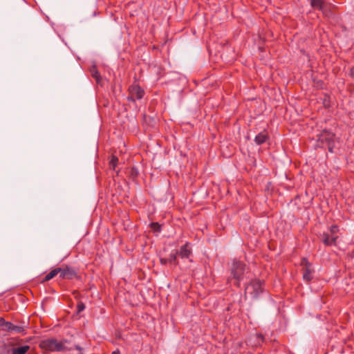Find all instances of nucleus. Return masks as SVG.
Returning a JSON list of instances; mask_svg holds the SVG:
<instances>
[{"mask_svg":"<svg viewBox=\"0 0 354 354\" xmlns=\"http://www.w3.org/2000/svg\"><path fill=\"white\" fill-rule=\"evenodd\" d=\"M127 99L128 101H131V102H135V101L136 100V97H133L132 95V94H129V95L127 97Z\"/></svg>","mask_w":354,"mask_h":354,"instance_id":"nucleus-26","label":"nucleus"},{"mask_svg":"<svg viewBox=\"0 0 354 354\" xmlns=\"http://www.w3.org/2000/svg\"><path fill=\"white\" fill-rule=\"evenodd\" d=\"M89 71H90V73H91V75L92 76V77L95 80V81L97 84H100L102 80V77H101L100 72L98 71V70L97 68V66L95 65L91 66L90 67Z\"/></svg>","mask_w":354,"mask_h":354,"instance_id":"nucleus-12","label":"nucleus"},{"mask_svg":"<svg viewBox=\"0 0 354 354\" xmlns=\"http://www.w3.org/2000/svg\"><path fill=\"white\" fill-rule=\"evenodd\" d=\"M27 328V322H24L23 325H15L10 322L6 321L3 317H0V331L25 334Z\"/></svg>","mask_w":354,"mask_h":354,"instance_id":"nucleus-2","label":"nucleus"},{"mask_svg":"<svg viewBox=\"0 0 354 354\" xmlns=\"http://www.w3.org/2000/svg\"><path fill=\"white\" fill-rule=\"evenodd\" d=\"M349 75L354 80V66L350 68Z\"/></svg>","mask_w":354,"mask_h":354,"instance_id":"nucleus-25","label":"nucleus"},{"mask_svg":"<svg viewBox=\"0 0 354 354\" xmlns=\"http://www.w3.org/2000/svg\"><path fill=\"white\" fill-rule=\"evenodd\" d=\"M177 252L182 259H189V261H192L190 259L192 256V249L189 242H186L179 250H177Z\"/></svg>","mask_w":354,"mask_h":354,"instance_id":"nucleus-8","label":"nucleus"},{"mask_svg":"<svg viewBox=\"0 0 354 354\" xmlns=\"http://www.w3.org/2000/svg\"><path fill=\"white\" fill-rule=\"evenodd\" d=\"M337 236H333L327 232H324L322 235V241L326 246L336 245Z\"/></svg>","mask_w":354,"mask_h":354,"instance_id":"nucleus-10","label":"nucleus"},{"mask_svg":"<svg viewBox=\"0 0 354 354\" xmlns=\"http://www.w3.org/2000/svg\"><path fill=\"white\" fill-rule=\"evenodd\" d=\"M264 281L255 279L245 286V295L248 294L252 299H257L264 292Z\"/></svg>","mask_w":354,"mask_h":354,"instance_id":"nucleus-1","label":"nucleus"},{"mask_svg":"<svg viewBox=\"0 0 354 354\" xmlns=\"http://www.w3.org/2000/svg\"><path fill=\"white\" fill-rule=\"evenodd\" d=\"M30 349V346L24 345L20 347L12 348L10 351L11 354H26Z\"/></svg>","mask_w":354,"mask_h":354,"instance_id":"nucleus-15","label":"nucleus"},{"mask_svg":"<svg viewBox=\"0 0 354 354\" xmlns=\"http://www.w3.org/2000/svg\"><path fill=\"white\" fill-rule=\"evenodd\" d=\"M59 274V277L62 279H73L77 277L76 270L69 266H65L63 268H60Z\"/></svg>","mask_w":354,"mask_h":354,"instance_id":"nucleus-7","label":"nucleus"},{"mask_svg":"<svg viewBox=\"0 0 354 354\" xmlns=\"http://www.w3.org/2000/svg\"><path fill=\"white\" fill-rule=\"evenodd\" d=\"M24 322H27L28 324V322H26L24 320H21V321L19 322V325H23Z\"/></svg>","mask_w":354,"mask_h":354,"instance_id":"nucleus-29","label":"nucleus"},{"mask_svg":"<svg viewBox=\"0 0 354 354\" xmlns=\"http://www.w3.org/2000/svg\"><path fill=\"white\" fill-rule=\"evenodd\" d=\"M310 6L314 9L324 11V0H310Z\"/></svg>","mask_w":354,"mask_h":354,"instance_id":"nucleus-16","label":"nucleus"},{"mask_svg":"<svg viewBox=\"0 0 354 354\" xmlns=\"http://www.w3.org/2000/svg\"><path fill=\"white\" fill-rule=\"evenodd\" d=\"M129 176L133 180L139 175V171L136 167H132L129 170Z\"/></svg>","mask_w":354,"mask_h":354,"instance_id":"nucleus-18","label":"nucleus"},{"mask_svg":"<svg viewBox=\"0 0 354 354\" xmlns=\"http://www.w3.org/2000/svg\"><path fill=\"white\" fill-rule=\"evenodd\" d=\"M268 139V133L266 131H263L255 136L254 142L257 145H260L266 142Z\"/></svg>","mask_w":354,"mask_h":354,"instance_id":"nucleus-11","label":"nucleus"},{"mask_svg":"<svg viewBox=\"0 0 354 354\" xmlns=\"http://www.w3.org/2000/svg\"><path fill=\"white\" fill-rule=\"evenodd\" d=\"M74 348L76 350L79 351L80 352H82V348L79 345H74Z\"/></svg>","mask_w":354,"mask_h":354,"instance_id":"nucleus-27","label":"nucleus"},{"mask_svg":"<svg viewBox=\"0 0 354 354\" xmlns=\"http://www.w3.org/2000/svg\"><path fill=\"white\" fill-rule=\"evenodd\" d=\"M85 309V305L83 302L80 301L77 303V313H80L82 311H83Z\"/></svg>","mask_w":354,"mask_h":354,"instance_id":"nucleus-21","label":"nucleus"},{"mask_svg":"<svg viewBox=\"0 0 354 354\" xmlns=\"http://www.w3.org/2000/svg\"><path fill=\"white\" fill-rule=\"evenodd\" d=\"M60 271V268H56L52 270L49 273H48L41 281V283H45L46 281H50L53 278H54L57 274H59Z\"/></svg>","mask_w":354,"mask_h":354,"instance_id":"nucleus-14","label":"nucleus"},{"mask_svg":"<svg viewBox=\"0 0 354 354\" xmlns=\"http://www.w3.org/2000/svg\"><path fill=\"white\" fill-rule=\"evenodd\" d=\"M151 230L156 234H159L161 232L162 225L157 222H153L149 224Z\"/></svg>","mask_w":354,"mask_h":354,"instance_id":"nucleus-17","label":"nucleus"},{"mask_svg":"<svg viewBox=\"0 0 354 354\" xmlns=\"http://www.w3.org/2000/svg\"><path fill=\"white\" fill-rule=\"evenodd\" d=\"M39 346L45 352H63L64 348L59 343V341L55 338H48L41 340L39 342Z\"/></svg>","mask_w":354,"mask_h":354,"instance_id":"nucleus-3","label":"nucleus"},{"mask_svg":"<svg viewBox=\"0 0 354 354\" xmlns=\"http://www.w3.org/2000/svg\"><path fill=\"white\" fill-rule=\"evenodd\" d=\"M338 231V227L337 225H332L330 227V233L331 235L333 236L334 234L337 233Z\"/></svg>","mask_w":354,"mask_h":354,"instance_id":"nucleus-22","label":"nucleus"},{"mask_svg":"<svg viewBox=\"0 0 354 354\" xmlns=\"http://www.w3.org/2000/svg\"><path fill=\"white\" fill-rule=\"evenodd\" d=\"M129 94H132L136 100H141L144 95L145 91L138 84H133L129 88Z\"/></svg>","mask_w":354,"mask_h":354,"instance_id":"nucleus-9","label":"nucleus"},{"mask_svg":"<svg viewBox=\"0 0 354 354\" xmlns=\"http://www.w3.org/2000/svg\"><path fill=\"white\" fill-rule=\"evenodd\" d=\"M177 250H173L169 254V258H167L169 263L178 266L179 264Z\"/></svg>","mask_w":354,"mask_h":354,"instance_id":"nucleus-13","label":"nucleus"},{"mask_svg":"<svg viewBox=\"0 0 354 354\" xmlns=\"http://www.w3.org/2000/svg\"><path fill=\"white\" fill-rule=\"evenodd\" d=\"M160 262L162 266H165L169 263L167 258H160Z\"/></svg>","mask_w":354,"mask_h":354,"instance_id":"nucleus-23","label":"nucleus"},{"mask_svg":"<svg viewBox=\"0 0 354 354\" xmlns=\"http://www.w3.org/2000/svg\"><path fill=\"white\" fill-rule=\"evenodd\" d=\"M59 343H61V344L63 346L64 348V351H71L73 349L72 346H68L69 341L66 339H62V340L59 341Z\"/></svg>","mask_w":354,"mask_h":354,"instance_id":"nucleus-19","label":"nucleus"},{"mask_svg":"<svg viewBox=\"0 0 354 354\" xmlns=\"http://www.w3.org/2000/svg\"><path fill=\"white\" fill-rule=\"evenodd\" d=\"M78 354H83V353H82V352H79V353H78Z\"/></svg>","mask_w":354,"mask_h":354,"instance_id":"nucleus-30","label":"nucleus"},{"mask_svg":"<svg viewBox=\"0 0 354 354\" xmlns=\"http://www.w3.org/2000/svg\"><path fill=\"white\" fill-rule=\"evenodd\" d=\"M118 158L116 156H113L109 162L110 167L112 168L113 170H115V167L118 165Z\"/></svg>","mask_w":354,"mask_h":354,"instance_id":"nucleus-20","label":"nucleus"},{"mask_svg":"<svg viewBox=\"0 0 354 354\" xmlns=\"http://www.w3.org/2000/svg\"><path fill=\"white\" fill-rule=\"evenodd\" d=\"M319 142L321 143V147H327L330 153L333 152L335 147V133L329 130H323L318 137Z\"/></svg>","mask_w":354,"mask_h":354,"instance_id":"nucleus-4","label":"nucleus"},{"mask_svg":"<svg viewBox=\"0 0 354 354\" xmlns=\"http://www.w3.org/2000/svg\"><path fill=\"white\" fill-rule=\"evenodd\" d=\"M257 339L259 344L264 341V337L261 334L257 335Z\"/></svg>","mask_w":354,"mask_h":354,"instance_id":"nucleus-24","label":"nucleus"},{"mask_svg":"<svg viewBox=\"0 0 354 354\" xmlns=\"http://www.w3.org/2000/svg\"><path fill=\"white\" fill-rule=\"evenodd\" d=\"M301 266H302L303 270L304 280L306 282H310L313 279V274L315 272V270L312 267V264L306 258L304 257L301 259Z\"/></svg>","mask_w":354,"mask_h":354,"instance_id":"nucleus-6","label":"nucleus"},{"mask_svg":"<svg viewBox=\"0 0 354 354\" xmlns=\"http://www.w3.org/2000/svg\"><path fill=\"white\" fill-rule=\"evenodd\" d=\"M111 354H120V351L119 349H116L113 351Z\"/></svg>","mask_w":354,"mask_h":354,"instance_id":"nucleus-28","label":"nucleus"},{"mask_svg":"<svg viewBox=\"0 0 354 354\" xmlns=\"http://www.w3.org/2000/svg\"><path fill=\"white\" fill-rule=\"evenodd\" d=\"M245 265L240 261L234 260L231 267V276L235 280L234 285L240 286V281L243 279Z\"/></svg>","mask_w":354,"mask_h":354,"instance_id":"nucleus-5","label":"nucleus"}]
</instances>
